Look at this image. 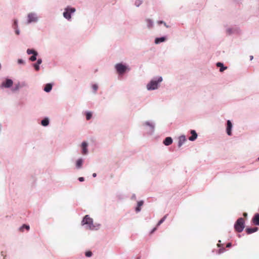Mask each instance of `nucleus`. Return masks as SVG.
Instances as JSON below:
<instances>
[{
    "label": "nucleus",
    "instance_id": "1",
    "mask_svg": "<svg viewBox=\"0 0 259 259\" xmlns=\"http://www.w3.org/2000/svg\"><path fill=\"white\" fill-rule=\"evenodd\" d=\"M93 219L89 215H86L81 222V225L82 226L86 225L87 229L93 230L95 228V226L93 225Z\"/></svg>",
    "mask_w": 259,
    "mask_h": 259
},
{
    "label": "nucleus",
    "instance_id": "2",
    "mask_svg": "<svg viewBox=\"0 0 259 259\" xmlns=\"http://www.w3.org/2000/svg\"><path fill=\"white\" fill-rule=\"evenodd\" d=\"M244 223L245 221L243 218H239L236 222L234 225V228L236 231L239 233L241 232L245 227Z\"/></svg>",
    "mask_w": 259,
    "mask_h": 259
},
{
    "label": "nucleus",
    "instance_id": "3",
    "mask_svg": "<svg viewBox=\"0 0 259 259\" xmlns=\"http://www.w3.org/2000/svg\"><path fill=\"white\" fill-rule=\"evenodd\" d=\"M162 80V78L161 77H159L157 81L156 80H151L147 85V88L148 90H152L157 89L158 88V83L161 82Z\"/></svg>",
    "mask_w": 259,
    "mask_h": 259
},
{
    "label": "nucleus",
    "instance_id": "4",
    "mask_svg": "<svg viewBox=\"0 0 259 259\" xmlns=\"http://www.w3.org/2000/svg\"><path fill=\"white\" fill-rule=\"evenodd\" d=\"M75 9L74 8L67 7L65 9V12L63 13V16L67 19H71V13H74Z\"/></svg>",
    "mask_w": 259,
    "mask_h": 259
},
{
    "label": "nucleus",
    "instance_id": "5",
    "mask_svg": "<svg viewBox=\"0 0 259 259\" xmlns=\"http://www.w3.org/2000/svg\"><path fill=\"white\" fill-rule=\"evenodd\" d=\"M115 68L118 74H122L126 71L127 67L121 63H118L115 65Z\"/></svg>",
    "mask_w": 259,
    "mask_h": 259
},
{
    "label": "nucleus",
    "instance_id": "6",
    "mask_svg": "<svg viewBox=\"0 0 259 259\" xmlns=\"http://www.w3.org/2000/svg\"><path fill=\"white\" fill-rule=\"evenodd\" d=\"M37 18L35 14L30 13L28 15V23L37 21Z\"/></svg>",
    "mask_w": 259,
    "mask_h": 259
},
{
    "label": "nucleus",
    "instance_id": "7",
    "mask_svg": "<svg viewBox=\"0 0 259 259\" xmlns=\"http://www.w3.org/2000/svg\"><path fill=\"white\" fill-rule=\"evenodd\" d=\"M13 82L10 79H7L5 82L2 83V86L6 88H10L13 85Z\"/></svg>",
    "mask_w": 259,
    "mask_h": 259
},
{
    "label": "nucleus",
    "instance_id": "8",
    "mask_svg": "<svg viewBox=\"0 0 259 259\" xmlns=\"http://www.w3.org/2000/svg\"><path fill=\"white\" fill-rule=\"evenodd\" d=\"M88 143L85 142H82L81 144L82 153V154H87L88 153Z\"/></svg>",
    "mask_w": 259,
    "mask_h": 259
},
{
    "label": "nucleus",
    "instance_id": "9",
    "mask_svg": "<svg viewBox=\"0 0 259 259\" xmlns=\"http://www.w3.org/2000/svg\"><path fill=\"white\" fill-rule=\"evenodd\" d=\"M252 223L255 225L259 226V214L255 213L252 219Z\"/></svg>",
    "mask_w": 259,
    "mask_h": 259
},
{
    "label": "nucleus",
    "instance_id": "10",
    "mask_svg": "<svg viewBox=\"0 0 259 259\" xmlns=\"http://www.w3.org/2000/svg\"><path fill=\"white\" fill-rule=\"evenodd\" d=\"M227 134L229 136L231 135V128L232 127V124L230 120L227 121Z\"/></svg>",
    "mask_w": 259,
    "mask_h": 259
},
{
    "label": "nucleus",
    "instance_id": "11",
    "mask_svg": "<svg viewBox=\"0 0 259 259\" xmlns=\"http://www.w3.org/2000/svg\"><path fill=\"white\" fill-rule=\"evenodd\" d=\"M191 134H192V136L189 138V140L190 141H193L196 139L197 134L194 130H191Z\"/></svg>",
    "mask_w": 259,
    "mask_h": 259
},
{
    "label": "nucleus",
    "instance_id": "12",
    "mask_svg": "<svg viewBox=\"0 0 259 259\" xmlns=\"http://www.w3.org/2000/svg\"><path fill=\"white\" fill-rule=\"evenodd\" d=\"M186 141L185 136H181L179 137V140L178 143L179 147H181L183 143Z\"/></svg>",
    "mask_w": 259,
    "mask_h": 259
},
{
    "label": "nucleus",
    "instance_id": "13",
    "mask_svg": "<svg viewBox=\"0 0 259 259\" xmlns=\"http://www.w3.org/2000/svg\"><path fill=\"white\" fill-rule=\"evenodd\" d=\"M172 143V139L170 137H167L163 141V144L166 146H168Z\"/></svg>",
    "mask_w": 259,
    "mask_h": 259
},
{
    "label": "nucleus",
    "instance_id": "14",
    "mask_svg": "<svg viewBox=\"0 0 259 259\" xmlns=\"http://www.w3.org/2000/svg\"><path fill=\"white\" fill-rule=\"evenodd\" d=\"M257 230L258 228L257 227H254L252 228H247L246 229V232L248 234H250L257 231Z\"/></svg>",
    "mask_w": 259,
    "mask_h": 259
},
{
    "label": "nucleus",
    "instance_id": "15",
    "mask_svg": "<svg viewBox=\"0 0 259 259\" xmlns=\"http://www.w3.org/2000/svg\"><path fill=\"white\" fill-rule=\"evenodd\" d=\"M217 66L218 67H220V71L221 72L224 71L225 70H226L227 68V67H224L223 65V64L221 62L217 63Z\"/></svg>",
    "mask_w": 259,
    "mask_h": 259
},
{
    "label": "nucleus",
    "instance_id": "16",
    "mask_svg": "<svg viewBox=\"0 0 259 259\" xmlns=\"http://www.w3.org/2000/svg\"><path fill=\"white\" fill-rule=\"evenodd\" d=\"M166 40V38L165 37H161L159 38H156L155 39V43L156 44H158L159 43L162 42Z\"/></svg>",
    "mask_w": 259,
    "mask_h": 259
},
{
    "label": "nucleus",
    "instance_id": "17",
    "mask_svg": "<svg viewBox=\"0 0 259 259\" xmlns=\"http://www.w3.org/2000/svg\"><path fill=\"white\" fill-rule=\"evenodd\" d=\"M52 89V85L51 83H48L46 85L44 91L46 92H49Z\"/></svg>",
    "mask_w": 259,
    "mask_h": 259
},
{
    "label": "nucleus",
    "instance_id": "18",
    "mask_svg": "<svg viewBox=\"0 0 259 259\" xmlns=\"http://www.w3.org/2000/svg\"><path fill=\"white\" fill-rule=\"evenodd\" d=\"M143 201H140L138 202V206L136 208L137 212H139L141 210V207L143 205Z\"/></svg>",
    "mask_w": 259,
    "mask_h": 259
},
{
    "label": "nucleus",
    "instance_id": "19",
    "mask_svg": "<svg viewBox=\"0 0 259 259\" xmlns=\"http://www.w3.org/2000/svg\"><path fill=\"white\" fill-rule=\"evenodd\" d=\"M41 123V125L44 126H47L49 123V120L48 118H46L44 119L43 120H42Z\"/></svg>",
    "mask_w": 259,
    "mask_h": 259
},
{
    "label": "nucleus",
    "instance_id": "20",
    "mask_svg": "<svg viewBox=\"0 0 259 259\" xmlns=\"http://www.w3.org/2000/svg\"><path fill=\"white\" fill-rule=\"evenodd\" d=\"M82 162L83 161L81 159H79L77 160L76 165L78 168H79L81 167L82 164Z\"/></svg>",
    "mask_w": 259,
    "mask_h": 259
},
{
    "label": "nucleus",
    "instance_id": "21",
    "mask_svg": "<svg viewBox=\"0 0 259 259\" xmlns=\"http://www.w3.org/2000/svg\"><path fill=\"white\" fill-rule=\"evenodd\" d=\"M24 228L26 229L27 230H29V229H30V227H29V226L24 224L20 228V230L21 232H23V229Z\"/></svg>",
    "mask_w": 259,
    "mask_h": 259
},
{
    "label": "nucleus",
    "instance_id": "22",
    "mask_svg": "<svg viewBox=\"0 0 259 259\" xmlns=\"http://www.w3.org/2000/svg\"><path fill=\"white\" fill-rule=\"evenodd\" d=\"M37 55V53H34V54L30 58V60L31 61H34L36 60V56Z\"/></svg>",
    "mask_w": 259,
    "mask_h": 259
},
{
    "label": "nucleus",
    "instance_id": "23",
    "mask_svg": "<svg viewBox=\"0 0 259 259\" xmlns=\"http://www.w3.org/2000/svg\"><path fill=\"white\" fill-rule=\"evenodd\" d=\"M147 22L148 27L149 28L152 27V25H153L152 21L151 20H150V19H147Z\"/></svg>",
    "mask_w": 259,
    "mask_h": 259
},
{
    "label": "nucleus",
    "instance_id": "24",
    "mask_svg": "<svg viewBox=\"0 0 259 259\" xmlns=\"http://www.w3.org/2000/svg\"><path fill=\"white\" fill-rule=\"evenodd\" d=\"M92 116V113L90 112H87L86 114V119L87 120H90Z\"/></svg>",
    "mask_w": 259,
    "mask_h": 259
},
{
    "label": "nucleus",
    "instance_id": "25",
    "mask_svg": "<svg viewBox=\"0 0 259 259\" xmlns=\"http://www.w3.org/2000/svg\"><path fill=\"white\" fill-rule=\"evenodd\" d=\"M27 53L28 54H33H33H34V53H36L37 52L33 50L28 49L27 50Z\"/></svg>",
    "mask_w": 259,
    "mask_h": 259
},
{
    "label": "nucleus",
    "instance_id": "26",
    "mask_svg": "<svg viewBox=\"0 0 259 259\" xmlns=\"http://www.w3.org/2000/svg\"><path fill=\"white\" fill-rule=\"evenodd\" d=\"M166 218V215H165L163 218H162L158 223L157 226H158L160 225L164 221Z\"/></svg>",
    "mask_w": 259,
    "mask_h": 259
},
{
    "label": "nucleus",
    "instance_id": "27",
    "mask_svg": "<svg viewBox=\"0 0 259 259\" xmlns=\"http://www.w3.org/2000/svg\"><path fill=\"white\" fill-rule=\"evenodd\" d=\"M85 254L87 257H91L92 255V252L91 251H88L85 252Z\"/></svg>",
    "mask_w": 259,
    "mask_h": 259
},
{
    "label": "nucleus",
    "instance_id": "28",
    "mask_svg": "<svg viewBox=\"0 0 259 259\" xmlns=\"http://www.w3.org/2000/svg\"><path fill=\"white\" fill-rule=\"evenodd\" d=\"M14 29H16L17 28H18V24H17V20H15L14 21Z\"/></svg>",
    "mask_w": 259,
    "mask_h": 259
},
{
    "label": "nucleus",
    "instance_id": "29",
    "mask_svg": "<svg viewBox=\"0 0 259 259\" xmlns=\"http://www.w3.org/2000/svg\"><path fill=\"white\" fill-rule=\"evenodd\" d=\"M33 66L36 71H38L39 69V65L38 64H34Z\"/></svg>",
    "mask_w": 259,
    "mask_h": 259
},
{
    "label": "nucleus",
    "instance_id": "30",
    "mask_svg": "<svg viewBox=\"0 0 259 259\" xmlns=\"http://www.w3.org/2000/svg\"><path fill=\"white\" fill-rule=\"evenodd\" d=\"M92 88L93 89V90L95 91H96L98 88V87L97 84H94L93 86H92Z\"/></svg>",
    "mask_w": 259,
    "mask_h": 259
},
{
    "label": "nucleus",
    "instance_id": "31",
    "mask_svg": "<svg viewBox=\"0 0 259 259\" xmlns=\"http://www.w3.org/2000/svg\"><path fill=\"white\" fill-rule=\"evenodd\" d=\"M145 124H146V125H149V126H150L151 127V128H152V129H153V128H154L153 125L152 124H150V123L149 122H146L145 123Z\"/></svg>",
    "mask_w": 259,
    "mask_h": 259
},
{
    "label": "nucleus",
    "instance_id": "32",
    "mask_svg": "<svg viewBox=\"0 0 259 259\" xmlns=\"http://www.w3.org/2000/svg\"><path fill=\"white\" fill-rule=\"evenodd\" d=\"M135 4L137 6H139L140 4H141V2L139 0H137L136 2H135Z\"/></svg>",
    "mask_w": 259,
    "mask_h": 259
},
{
    "label": "nucleus",
    "instance_id": "33",
    "mask_svg": "<svg viewBox=\"0 0 259 259\" xmlns=\"http://www.w3.org/2000/svg\"><path fill=\"white\" fill-rule=\"evenodd\" d=\"M225 251V249H220L219 251V253H221L222 252H223Z\"/></svg>",
    "mask_w": 259,
    "mask_h": 259
},
{
    "label": "nucleus",
    "instance_id": "34",
    "mask_svg": "<svg viewBox=\"0 0 259 259\" xmlns=\"http://www.w3.org/2000/svg\"><path fill=\"white\" fill-rule=\"evenodd\" d=\"M18 63L19 64H21V63H24V61L22 60V59H19L18 60Z\"/></svg>",
    "mask_w": 259,
    "mask_h": 259
},
{
    "label": "nucleus",
    "instance_id": "35",
    "mask_svg": "<svg viewBox=\"0 0 259 259\" xmlns=\"http://www.w3.org/2000/svg\"><path fill=\"white\" fill-rule=\"evenodd\" d=\"M15 29V32L16 34L19 35V31L18 30L17 28Z\"/></svg>",
    "mask_w": 259,
    "mask_h": 259
},
{
    "label": "nucleus",
    "instance_id": "36",
    "mask_svg": "<svg viewBox=\"0 0 259 259\" xmlns=\"http://www.w3.org/2000/svg\"><path fill=\"white\" fill-rule=\"evenodd\" d=\"M41 59H38L37 61V64H38V65L40 64L41 63Z\"/></svg>",
    "mask_w": 259,
    "mask_h": 259
},
{
    "label": "nucleus",
    "instance_id": "37",
    "mask_svg": "<svg viewBox=\"0 0 259 259\" xmlns=\"http://www.w3.org/2000/svg\"><path fill=\"white\" fill-rule=\"evenodd\" d=\"M78 180L80 182H83L84 181V178L83 177H80Z\"/></svg>",
    "mask_w": 259,
    "mask_h": 259
},
{
    "label": "nucleus",
    "instance_id": "38",
    "mask_svg": "<svg viewBox=\"0 0 259 259\" xmlns=\"http://www.w3.org/2000/svg\"><path fill=\"white\" fill-rule=\"evenodd\" d=\"M232 246V244L231 243H227L226 247H230Z\"/></svg>",
    "mask_w": 259,
    "mask_h": 259
},
{
    "label": "nucleus",
    "instance_id": "39",
    "mask_svg": "<svg viewBox=\"0 0 259 259\" xmlns=\"http://www.w3.org/2000/svg\"><path fill=\"white\" fill-rule=\"evenodd\" d=\"M165 22L163 21H159L158 22V24H164Z\"/></svg>",
    "mask_w": 259,
    "mask_h": 259
},
{
    "label": "nucleus",
    "instance_id": "40",
    "mask_svg": "<svg viewBox=\"0 0 259 259\" xmlns=\"http://www.w3.org/2000/svg\"><path fill=\"white\" fill-rule=\"evenodd\" d=\"M243 215L244 217H246L247 216V213L246 212H244Z\"/></svg>",
    "mask_w": 259,
    "mask_h": 259
},
{
    "label": "nucleus",
    "instance_id": "41",
    "mask_svg": "<svg viewBox=\"0 0 259 259\" xmlns=\"http://www.w3.org/2000/svg\"><path fill=\"white\" fill-rule=\"evenodd\" d=\"M164 25L166 27V28H168L169 27V26L167 25H166V24L165 23H164Z\"/></svg>",
    "mask_w": 259,
    "mask_h": 259
},
{
    "label": "nucleus",
    "instance_id": "42",
    "mask_svg": "<svg viewBox=\"0 0 259 259\" xmlns=\"http://www.w3.org/2000/svg\"><path fill=\"white\" fill-rule=\"evenodd\" d=\"M156 230V228H154L151 232V233H153Z\"/></svg>",
    "mask_w": 259,
    "mask_h": 259
},
{
    "label": "nucleus",
    "instance_id": "43",
    "mask_svg": "<svg viewBox=\"0 0 259 259\" xmlns=\"http://www.w3.org/2000/svg\"><path fill=\"white\" fill-rule=\"evenodd\" d=\"M96 176H97V174H96V173H94V174H93V176L94 177H96Z\"/></svg>",
    "mask_w": 259,
    "mask_h": 259
},
{
    "label": "nucleus",
    "instance_id": "44",
    "mask_svg": "<svg viewBox=\"0 0 259 259\" xmlns=\"http://www.w3.org/2000/svg\"><path fill=\"white\" fill-rule=\"evenodd\" d=\"M250 60H251L253 59V56H250Z\"/></svg>",
    "mask_w": 259,
    "mask_h": 259
},
{
    "label": "nucleus",
    "instance_id": "45",
    "mask_svg": "<svg viewBox=\"0 0 259 259\" xmlns=\"http://www.w3.org/2000/svg\"><path fill=\"white\" fill-rule=\"evenodd\" d=\"M258 160H259V157L258 158Z\"/></svg>",
    "mask_w": 259,
    "mask_h": 259
}]
</instances>
